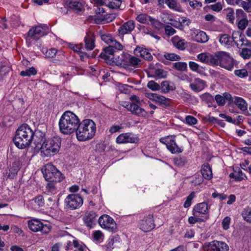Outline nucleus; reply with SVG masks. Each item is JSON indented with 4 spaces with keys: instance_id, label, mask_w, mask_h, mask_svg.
<instances>
[{
    "instance_id": "obj_1",
    "label": "nucleus",
    "mask_w": 251,
    "mask_h": 251,
    "mask_svg": "<svg viewBox=\"0 0 251 251\" xmlns=\"http://www.w3.org/2000/svg\"><path fill=\"white\" fill-rule=\"evenodd\" d=\"M80 124V120L75 113L70 111L65 112L58 123L59 128L63 134L69 135L75 132Z\"/></svg>"
},
{
    "instance_id": "obj_2",
    "label": "nucleus",
    "mask_w": 251,
    "mask_h": 251,
    "mask_svg": "<svg viewBox=\"0 0 251 251\" xmlns=\"http://www.w3.org/2000/svg\"><path fill=\"white\" fill-rule=\"evenodd\" d=\"M33 135L31 128L26 124H23L17 129L13 141L18 148L24 149L30 145Z\"/></svg>"
},
{
    "instance_id": "obj_3",
    "label": "nucleus",
    "mask_w": 251,
    "mask_h": 251,
    "mask_svg": "<svg viewBox=\"0 0 251 251\" xmlns=\"http://www.w3.org/2000/svg\"><path fill=\"white\" fill-rule=\"evenodd\" d=\"M96 126L94 122L90 119H85L80 122L75 132L76 136L79 141L91 139L95 135Z\"/></svg>"
},
{
    "instance_id": "obj_4",
    "label": "nucleus",
    "mask_w": 251,
    "mask_h": 251,
    "mask_svg": "<svg viewBox=\"0 0 251 251\" xmlns=\"http://www.w3.org/2000/svg\"><path fill=\"white\" fill-rule=\"evenodd\" d=\"M61 139L59 137H53L46 140L41 147V152L45 156H53L59 151Z\"/></svg>"
},
{
    "instance_id": "obj_5",
    "label": "nucleus",
    "mask_w": 251,
    "mask_h": 251,
    "mask_svg": "<svg viewBox=\"0 0 251 251\" xmlns=\"http://www.w3.org/2000/svg\"><path fill=\"white\" fill-rule=\"evenodd\" d=\"M43 173L45 179L49 182H59L64 178L63 175L51 164H47Z\"/></svg>"
},
{
    "instance_id": "obj_6",
    "label": "nucleus",
    "mask_w": 251,
    "mask_h": 251,
    "mask_svg": "<svg viewBox=\"0 0 251 251\" xmlns=\"http://www.w3.org/2000/svg\"><path fill=\"white\" fill-rule=\"evenodd\" d=\"M64 202L67 208L75 210L82 205L83 200L79 194H70L66 198Z\"/></svg>"
},
{
    "instance_id": "obj_7",
    "label": "nucleus",
    "mask_w": 251,
    "mask_h": 251,
    "mask_svg": "<svg viewBox=\"0 0 251 251\" xmlns=\"http://www.w3.org/2000/svg\"><path fill=\"white\" fill-rule=\"evenodd\" d=\"M176 136L169 135L160 139V142L166 146L167 149L172 153H179L183 150L176 142Z\"/></svg>"
},
{
    "instance_id": "obj_8",
    "label": "nucleus",
    "mask_w": 251,
    "mask_h": 251,
    "mask_svg": "<svg viewBox=\"0 0 251 251\" xmlns=\"http://www.w3.org/2000/svg\"><path fill=\"white\" fill-rule=\"evenodd\" d=\"M28 226L31 231L33 232L41 231L43 234L48 233L51 229L50 226L43 225L40 221L37 219L28 221Z\"/></svg>"
},
{
    "instance_id": "obj_9",
    "label": "nucleus",
    "mask_w": 251,
    "mask_h": 251,
    "mask_svg": "<svg viewBox=\"0 0 251 251\" xmlns=\"http://www.w3.org/2000/svg\"><path fill=\"white\" fill-rule=\"evenodd\" d=\"M99 224L100 226L110 232H115L117 225L113 219L108 215L104 214L99 219Z\"/></svg>"
},
{
    "instance_id": "obj_10",
    "label": "nucleus",
    "mask_w": 251,
    "mask_h": 251,
    "mask_svg": "<svg viewBox=\"0 0 251 251\" xmlns=\"http://www.w3.org/2000/svg\"><path fill=\"white\" fill-rule=\"evenodd\" d=\"M219 66L226 70L231 71L234 66L233 59L226 52L219 51Z\"/></svg>"
},
{
    "instance_id": "obj_11",
    "label": "nucleus",
    "mask_w": 251,
    "mask_h": 251,
    "mask_svg": "<svg viewBox=\"0 0 251 251\" xmlns=\"http://www.w3.org/2000/svg\"><path fill=\"white\" fill-rule=\"evenodd\" d=\"M118 50L115 49L114 47L108 46L103 48L102 51L100 53L99 56L104 59L106 63L113 65V59Z\"/></svg>"
},
{
    "instance_id": "obj_12",
    "label": "nucleus",
    "mask_w": 251,
    "mask_h": 251,
    "mask_svg": "<svg viewBox=\"0 0 251 251\" xmlns=\"http://www.w3.org/2000/svg\"><path fill=\"white\" fill-rule=\"evenodd\" d=\"M209 207L206 202L199 203L194 206L192 210L193 216L197 217H204L205 219H209L207 214L209 212Z\"/></svg>"
},
{
    "instance_id": "obj_13",
    "label": "nucleus",
    "mask_w": 251,
    "mask_h": 251,
    "mask_svg": "<svg viewBox=\"0 0 251 251\" xmlns=\"http://www.w3.org/2000/svg\"><path fill=\"white\" fill-rule=\"evenodd\" d=\"M139 138L134 134L127 132L120 134L116 139L117 144L137 143Z\"/></svg>"
},
{
    "instance_id": "obj_14",
    "label": "nucleus",
    "mask_w": 251,
    "mask_h": 251,
    "mask_svg": "<svg viewBox=\"0 0 251 251\" xmlns=\"http://www.w3.org/2000/svg\"><path fill=\"white\" fill-rule=\"evenodd\" d=\"M228 245L224 242L213 241L204 246L205 251H227Z\"/></svg>"
},
{
    "instance_id": "obj_15",
    "label": "nucleus",
    "mask_w": 251,
    "mask_h": 251,
    "mask_svg": "<svg viewBox=\"0 0 251 251\" xmlns=\"http://www.w3.org/2000/svg\"><path fill=\"white\" fill-rule=\"evenodd\" d=\"M100 38L106 44H108V46L114 47L115 49L117 50H122L123 49V46L120 42L115 40L110 34H101Z\"/></svg>"
},
{
    "instance_id": "obj_16",
    "label": "nucleus",
    "mask_w": 251,
    "mask_h": 251,
    "mask_svg": "<svg viewBox=\"0 0 251 251\" xmlns=\"http://www.w3.org/2000/svg\"><path fill=\"white\" fill-rule=\"evenodd\" d=\"M140 228L144 232L150 231L155 227L153 216L151 214H149L147 217H145L141 220L140 225Z\"/></svg>"
},
{
    "instance_id": "obj_17",
    "label": "nucleus",
    "mask_w": 251,
    "mask_h": 251,
    "mask_svg": "<svg viewBox=\"0 0 251 251\" xmlns=\"http://www.w3.org/2000/svg\"><path fill=\"white\" fill-rule=\"evenodd\" d=\"M44 35L43 27L42 26L38 25L32 27L27 33L26 40L32 39L37 40Z\"/></svg>"
},
{
    "instance_id": "obj_18",
    "label": "nucleus",
    "mask_w": 251,
    "mask_h": 251,
    "mask_svg": "<svg viewBox=\"0 0 251 251\" xmlns=\"http://www.w3.org/2000/svg\"><path fill=\"white\" fill-rule=\"evenodd\" d=\"M97 216L94 211H88L83 215V221L87 227L92 228L96 225Z\"/></svg>"
},
{
    "instance_id": "obj_19",
    "label": "nucleus",
    "mask_w": 251,
    "mask_h": 251,
    "mask_svg": "<svg viewBox=\"0 0 251 251\" xmlns=\"http://www.w3.org/2000/svg\"><path fill=\"white\" fill-rule=\"evenodd\" d=\"M125 107L128 111H130L132 114L138 116L145 117L147 115V112L146 110L134 102L128 104Z\"/></svg>"
},
{
    "instance_id": "obj_20",
    "label": "nucleus",
    "mask_w": 251,
    "mask_h": 251,
    "mask_svg": "<svg viewBox=\"0 0 251 251\" xmlns=\"http://www.w3.org/2000/svg\"><path fill=\"white\" fill-rule=\"evenodd\" d=\"M135 28L134 22L130 20L120 26L118 30L119 35H124L130 33Z\"/></svg>"
},
{
    "instance_id": "obj_21",
    "label": "nucleus",
    "mask_w": 251,
    "mask_h": 251,
    "mask_svg": "<svg viewBox=\"0 0 251 251\" xmlns=\"http://www.w3.org/2000/svg\"><path fill=\"white\" fill-rule=\"evenodd\" d=\"M146 97L150 100L154 101L156 103L160 105H167V99L164 96L159 95L152 93H147Z\"/></svg>"
},
{
    "instance_id": "obj_22",
    "label": "nucleus",
    "mask_w": 251,
    "mask_h": 251,
    "mask_svg": "<svg viewBox=\"0 0 251 251\" xmlns=\"http://www.w3.org/2000/svg\"><path fill=\"white\" fill-rule=\"evenodd\" d=\"M206 86V82L199 78H195L193 82L190 84L191 89L197 93L202 91Z\"/></svg>"
},
{
    "instance_id": "obj_23",
    "label": "nucleus",
    "mask_w": 251,
    "mask_h": 251,
    "mask_svg": "<svg viewBox=\"0 0 251 251\" xmlns=\"http://www.w3.org/2000/svg\"><path fill=\"white\" fill-rule=\"evenodd\" d=\"M128 54L122 53L121 55H116L114 58L113 64H115L117 66H121L125 68H127V59L128 57Z\"/></svg>"
},
{
    "instance_id": "obj_24",
    "label": "nucleus",
    "mask_w": 251,
    "mask_h": 251,
    "mask_svg": "<svg viewBox=\"0 0 251 251\" xmlns=\"http://www.w3.org/2000/svg\"><path fill=\"white\" fill-rule=\"evenodd\" d=\"M150 73L152 75L153 77L158 78H164L167 76V72L161 69L156 68L153 65L149 67Z\"/></svg>"
},
{
    "instance_id": "obj_25",
    "label": "nucleus",
    "mask_w": 251,
    "mask_h": 251,
    "mask_svg": "<svg viewBox=\"0 0 251 251\" xmlns=\"http://www.w3.org/2000/svg\"><path fill=\"white\" fill-rule=\"evenodd\" d=\"M201 171L203 178L209 180L212 178V169L208 163L203 164L201 166Z\"/></svg>"
},
{
    "instance_id": "obj_26",
    "label": "nucleus",
    "mask_w": 251,
    "mask_h": 251,
    "mask_svg": "<svg viewBox=\"0 0 251 251\" xmlns=\"http://www.w3.org/2000/svg\"><path fill=\"white\" fill-rule=\"evenodd\" d=\"M33 140L32 142L37 146L38 145H41L45 141V134L44 132L39 130H36L33 131Z\"/></svg>"
},
{
    "instance_id": "obj_27",
    "label": "nucleus",
    "mask_w": 251,
    "mask_h": 251,
    "mask_svg": "<svg viewBox=\"0 0 251 251\" xmlns=\"http://www.w3.org/2000/svg\"><path fill=\"white\" fill-rule=\"evenodd\" d=\"M193 34L195 35V40L199 43H205L207 42L209 38L205 32L199 30H195Z\"/></svg>"
},
{
    "instance_id": "obj_28",
    "label": "nucleus",
    "mask_w": 251,
    "mask_h": 251,
    "mask_svg": "<svg viewBox=\"0 0 251 251\" xmlns=\"http://www.w3.org/2000/svg\"><path fill=\"white\" fill-rule=\"evenodd\" d=\"M121 245L119 238H112L109 239L108 242L104 246L106 251H111L112 250L119 247Z\"/></svg>"
},
{
    "instance_id": "obj_29",
    "label": "nucleus",
    "mask_w": 251,
    "mask_h": 251,
    "mask_svg": "<svg viewBox=\"0 0 251 251\" xmlns=\"http://www.w3.org/2000/svg\"><path fill=\"white\" fill-rule=\"evenodd\" d=\"M171 42L174 46L177 49L183 50L185 49L186 42L185 40L180 38L178 36L173 37L171 39Z\"/></svg>"
},
{
    "instance_id": "obj_30",
    "label": "nucleus",
    "mask_w": 251,
    "mask_h": 251,
    "mask_svg": "<svg viewBox=\"0 0 251 251\" xmlns=\"http://www.w3.org/2000/svg\"><path fill=\"white\" fill-rule=\"evenodd\" d=\"M141 65L142 60L141 59L129 54L127 59V68L129 66L133 67L134 68H139Z\"/></svg>"
},
{
    "instance_id": "obj_31",
    "label": "nucleus",
    "mask_w": 251,
    "mask_h": 251,
    "mask_svg": "<svg viewBox=\"0 0 251 251\" xmlns=\"http://www.w3.org/2000/svg\"><path fill=\"white\" fill-rule=\"evenodd\" d=\"M160 89L162 93H167L170 91L175 90L176 87L173 82L168 80H165L161 82Z\"/></svg>"
},
{
    "instance_id": "obj_32",
    "label": "nucleus",
    "mask_w": 251,
    "mask_h": 251,
    "mask_svg": "<svg viewBox=\"0 0 251 251\" xmlns=\"http://www.w3.org/2000/svg\"><path fill=\"white\" fill-rule=\"evenodd\" d=\"M95 40L92 35L87 34L84 38L85 48L87 50H91L95 47Z\"/></svg>"
},
{
    "instance_id": "obj_33",
    "label": "nucleus",
    "mask_w": 251,
    "mask_h": 251,
    "mask_svg": "<svg viewBox=\"0 0 251 251\" xmlns=\"http://www.w3.org/2000/svg\"><path fill=\"white\" fill-rule=\"evenodd\" d=\"M231 37L228 34H224L220 35L219 42L221 45L227 47L232 46V41Z\"/></svg>"
},
{
    "instance_id": "obj_34",
    "label": "nucleus",
    "mask_w": 251,
    "mask_h": 251,
    "mask_svg": "<svg viewBox=\"0 0 251 251\" xmlns=\"http://www.w3.org/2000/svg\"><path fill=\"white\" fill-rule=\"evenodd\" d=\"M233 101L236 105L242 111H245L247 110V103L243 98L235 97Z\"/></svg>"
},
{
    "instance_id": "obj_35",
    "label": "nucleus",
    "mask_w": 251,
    "mask_h": 251,
    "mask_svg": "<svg viewBox=\"0 0 251 251\" xmlns=\"http://www.w3.org/2000/svg\"><path fill=\"white\" fill-rule=\"evenodd\" d=\"M136 51L140 53V56L144 58L146 60L150 61L152 59V56L151 55V53H150L146 49L137 48L136 49Z\"/></svg>"
},
{
    "instance_id": "obj_36",
    "label": "nucleus",
    "mask_w": 251,
    "mask_h": 251,
    "mask_svg": "<svg viewBox=\"0 0 251 251\" xmlns=\"http://www.w3.org/2000/svg\"><path fill=\"white\" fill-rule=\"evenodd\" d=\"M224 12L226 15V19L232 24H233L235 19V13L234 10L232 8H227L224 10Z\"/></svg>"
},
{
    "instance_id": "obj_37",
    "label": "nucleus",
    "mask_w": 251,
    "mask_h": 251,
    "mask_svg": "<svg viewBox=\"0 0 251 251\" xmlns=\"http://www.w3.org/2000/svg\"><path fill=\"white\" fill-rule=\"evenodd\" d=\"M236 5L243 7L244 10L247 12H251V4L248 1H245L243 0H237L236 1Z\"/></svg>"
},
{
    "instance_id": "obj_38",
    "label": "nucleus",
    "mask_w": 251,
    "mask_h": 251,
    "mask_svg": "<svg viewBox=\"0 0 251 251\" xmlns=\"http://www.w3.org/2000/svg\"><path fill=\"white\" fill-rule=\"evenodd\" d=\"M151 17L146 14H140L138 15L136 19L140 23L143 24H149Z\"/></svg>"
},
{
    "instance_id": "obj_39",
    "label": "nucleus",
    "mask_w": 251,
    "mask_h": 251,
    "mask_svg": "<svg viewBox=\"0 0 251 251\" xmlns=\"http://www.w3.org/2000/svg\"><path fill=\"white\" fill-rule=\"evenodd\" d=\"M68 5L70 8L75 11L76 12L81 11L83 9L81 3L76 1L70 2Z\"/></svg>"
},
{
    "instance_id": "obj_40",
    "label": "nucleus",
    "mask_w": 251,
    "mask_h": 251,
    "mask_svg": "<svg viewBox=\"0 0 251 251\" xmlns=\"http://www.w3.org/2000/svg\"><path fill=\"white\" fill-rule=\"evenodd\" d=\"M202 101L208 104V106L211 107V104L214 101L213 97L209 93H206L201 96Z\"/></svg>"
},
{
    "instance_id": "obj_41",
    "label": "nucleus",
    "mask_w": 251,
    "mask_h": 251,
    "mask_svg": "<svg viewBox=\"0 0 251 251\" xmlns=\"http://www.w3.org/2000/svg\"><path fill=\"white\" fill-rule=\"evenodd\" d=\"M197 58L201 62L209 65L210 53L208 52L200 53L197 55Z\"/></svg>"
},
{
    "instance_id": "obj_42",
    "label": "nucleus",
    "mask_w": 251,
    "mask_h": 251,
    "mask_svg": "<svg viewBox=\"0 0 251 251\" xmlns=\"http://www.w3.org/2000/svg\"><path fill=\"white\" fill-rule=\"evenodd\" d=\"M240 56L244 59H249L251 57V48H244L240 52Z\"/></svg>"
},
{
    "instance_id": "obj_43",
    "label": "nucleus",
    "mask_w": 251,
    "mask_h": 251,
    "mask_svg": "<svg viewBox=\"0 0 251 251\" xmlns=\"http://www.w3.org/2000/svg\"><path fill=\"white\" fill-rule=\"evenodd\" d=\"M37 74V71L35 68L32 67L29 69H26L25 71H22L20 73V75L23 76H30L35 75Z\"/></svg>"
},
{
    "instance_id": "obj_44",
    "label": "nucleus",
    "mask_w": 251,
    "mask_h": 251,
    "mask_svg": "<svg viewBox=\"0 0 251 251\" xmlns=\"http://www.w3.org/2000/svg\"><path fill=\"white\" fill-rule=\"evenodd\" d=\"M243 34L239 31H234L232 33V41L234 42L237 47H238L239 40L241 38Z\"/></svg>"
},
{
    "instance_id": "obj_45",
    "label": "nucleus",
    "mask_w": 251,
    "mask_h": 251,
    "mask_svg": "<svg viewBox=\"0 0 251 251\" xmlns=\"http://www.w3.org/2000/svg\"><path fill=\"white\" fill-rule=\"evenodd\" d=\"M219 51L214 54L210 53L209 65L212 66H219Z\"/></svg>"
},
{
    "instance_id": "obj_46",
    "label": "nucleus",
    "mask_w": 251,
    "mask_h": 251,
    "mask_svg": "<svg viewBox=\"0 0 251 251\" xmlns=\"http://www.w3.org/2000/svg\"><path fill=\"white\" fill-rule=\"evenodd\" d=\"M173 68L179 71H184L187 70V65L185 62H177L173 64Z\"/></svg>"
},
{
    "instance_id": "obj_47",
    "label": "nucleus",
    "mask_w": 251,
    "mask_h": 251,
    "mask_svg": "<svg viewBox=\"0 0 251 251\" xmlns=\"http://www.w3.org/2000/svg\"><path fill=\"white\" fill-rule=\"evenodd\" d=\"M243 219L248 223H251V209L245 208L241 214Z\"/></svg>"
},
{
    "instance_id": "obj_48",
    "label": "nucleus",
    "mask_w": 251,
    "mask_h": 251,
    "mask_svg": "<svg viewBox=\"0 0 251 251\" xmlns=\"http://www.w3.org/2000/svg\"><path fill=\"white\" fill-rule=\"evenodd\" d=\"M164 57L170 61H177L180 59V57L174 53L165 52L164 54Z\"/></svg>"
},
{
    "instance_id": "obj_49",
    "label": "nucleus",
    "mask_w": 251,
    "mask_h": 251,
    "mask_svg": "<svg viewBox=\"0 0 251 251\" xmlns=\"http://www.w3.org/2000/svg\"><path fill=\"white\" fill-rule=\"evenodd\" d=\"M238 45V47H237L238 48H241L242 46L251 48V43L246 38L244 35L242 36L241 38L239 40Z\"/></svg>"
},
{
    "instance_id": "obj_50",
    "label": "nucleus",
    "mask_w": 251,
    "mask_h": 251,
    "mask_svg": "<svg viewBox=\"0 0 251 251\" xmlns=\"http://www.w3.org/2000/svg\"><path fill=\"white\" fill-rule=\"evenodd\" d=\"M203 180V177L200 175H196L191 180V183L193 184L194 186H197L201 184Z\"/></svg>"
},
{
    "instance_id": "obj_51",
    "label": "nucleus",
    "mask_w": 251,
    "mask_h": 251,
    "mask_svg": "<svg viewBox=\"0 0 251 251\" xmlns=\"http://www.w3.org/2000/svg\"><path fill=\"white\" fill-rule=\"evenodd\" d=\"M43 52L45 54L46 57H54L57 53V50L55 48H51L49 50L45 49L43 50Z\"/></svg>"
},
{
    "instance_id": "obj_52",
    "label": "nucleus",
    "mask_w": 251,
    "mask_h": 251,
    "mask_svg": "<svg viewBox=\"0 0 251 251\" xmlns=\"http://www.w3.org/2000/svg\"><path fill=\"white\" fill-rule=\"evenodd\" d=\"M54 182H49L46 187L47 192L51 194H55L57 192Z\"/></svg>"
},
{
    "instance_id": "obj_53",
    "label": "nucleus",
    "mask_w": 251,
    "mask_h": 251,
    "mask_svg": "<svg viewBox=\"0 0 251 251\" xmlns=\"http://www.w3.org/2000/svg\"><path fill=\"white\" fill-rule=\"evenodd\" d=\"M150 22L152 26L157 29L162 28L163 25V24L161 23L158 20L154 19L151 17L150 20Z\"/></svg>"
},
{
    "instance_id": "obj_54",
    "label": "nucleus",
    "mask_w": 251,
    "mask_h": 251,
    "mask_svg": "<svg viewBox=\"0 0 251 251\" xmlns=\"http://www.w3.org/2000/svg\"><path fill=\"white\" fill-rule=\"evenodd\" d=\"M147 87L152 91H157L160 89V85L153 80L149 81Z\"/></svg>"
},
{
    "instance_id": "obj_55",
    "label": "nucleus",
    "mask_w": 251,
    "mask_h": 251,
    "mask_svg": "<svg viewBox=\"0 0 251 251\" xmlns=\"http://www.w3.org/2000/svg\"><path fill=\"white\" fill-rule=\"evenodd\" d=\"M247 18V14L241 9H237L235 13V19L237 21Z\"/></svg>"
},
{
    "instance_id": "obj_56",
    "label": "nucleus",
    "mask_w": 251,
    "mask_h": 251,
    "mask_svg": "<svg viewBox=\"0 0 251 251\" xmlns=\"http://www.w3.org/2000/svg\"><path fill=\"white\" fill-rule=\"evenodd\" d=\"M195 197V192H192L190 195H189L186 198V200L184 202L183 206L185 208H188L190 207L192 204V201Z\"/></svg>"
},
{
    "instance_id": "obj_57",
    "label": "nucleus",
    "mask_w": 251,
    "mask_h": 251,
    "mask_svg": "<svg viewBox=\"0 0 251 251\" xmlns=\"http://www.w3.org/2000/svg\"><path fill=\"white\" fill-rule=\"evenodd\" d=\"M197 119L191 115L186 116L185 118V122L188 125L193 126L197 123Z\"/></svg>"
},
{
    "instance_id": "obj_58",
    "label": "nucleus",
    "mask_w": 251,
    "mask_h": 251,
    "mask_svg": "<svg viewBox=\"0 0 251 251\" xmlns=\"http://www.w3.org/2000/svg\"><path fill=\"white\" fill-rule=\"evenodd\" d=\"M33 201L35 204L39 207H42L44 205L45 201L42 195H38L36 197Z\"/></svg>"
},
{
    "instance_id": "obj_59",
    "label": "nucleus",
    "mask_w": 251,
    "mask_h": 251,
    "mask_svg": "<svg viewBox=\"0 0 251 251\" xmlns=\"http://www.w3.org/2000/svg\"><path fill=\"white\" fill-rule=\"evenodd\" d=\"M248 25L247 19H242L238 21L237 26L241 30H244Z\"/></svg>"
},
{
    "instance_id": "obj_60",
    "label": "nucleus",
    "mask_w": 251,
    "mask_h": 251,
    "mask_svg": "<svg viewBox=\"0 0 251 251\" xmlns=\"http://www.w3.org/2000/svg\"><path fill=\"white\" fill-rule=\"evenodd\" d=\"M189 66L190 69L194 72L200 73L201 71V68L199 65L195 62L190 61L189 62Z\"/></svg>"
},
{
    "instance_id": "obj_61",
    "label": "nucleus",
    "mask_w": 251,
    "mask_h": 251,
    "mask_svg": "<svg viewBox=\"0 0 251 251\" xmlns=\"http://www.w3.org/2000/svg\"><path fill=\"white\" fill-rule=\"evenodd\" d=\"M94 239L98 242H101L103 239V234L100 230L96 231L93 234Z\"/></svg>"
},
{
    "instance_id": "obj_62",
    "label": "nucleus",
    "mask_w": 251,
    "mask_h": 251,
    "mask_svg": "<svg viewBox=\"0 0 251 251\" xmlns=\"http://www.w3.org/2000/svg\"><path fill=\"white\" fill-rule=\"evenodd\" d=\"M204 221V220L203 219L196 216H191L189 217L188 220V222L190 224H194L197 222H202Z\"/></svg>"
},
{
    "instance_id": "obj_63",
    "label": "nucleus",
    "mask_w": 251,
    "mask_h": 251,
    "mask_svg": "<svg viewBox=\"0 0 251 251\" xmlns=\"http://www.w3.org/2000/svg\"><path fill=\"white\" fill-rule=\"evenodd\" d=\"M234 74L240 77L244 78L248 76V72L246 69L237 70L234 71Z\"/></svg>"
},
{
    "instance_id": "obj_64",
    "label": "nucleus",
    "mask_w": 251,
    "mask_h": 251,
    "mask_svg": "<svg viewBox=\"0 0 251 251\" xmlns=\"http://www.w3.org/2000/svg\"><path fill=\"white\" fill-rule=\"evenodd\" d=\"M165 2L170 8L177 10L176 0H165Z\"/></svg>"
}]
</instances>
